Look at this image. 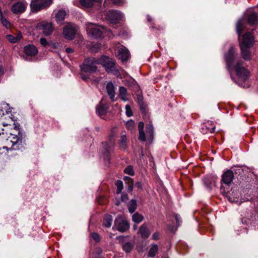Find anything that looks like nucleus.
Masks as SVG:
<instances>
[{"label":"nucleus","mask_w":258,"mask_h":258,"mask_svg":"<svg viewBox=\"0 0 258 258\" xmlns=\"http://www.w3.org/2000/svg\"><path fill=\"white\" fill-rule=\"evenodd\" d=\"M139 233L141 235V236L143 239H147L149 237L150 235V231L147 227L146 224L144 223L142 225L139 229Z\"/></svg>","instance_id":"22"},{"label":"nucleus","mask_w":258,"mask_h":258,"mask_svg":"<svg viewBox=\"0 0 258 258\" xmlns=\"http://www.w3.org/2000/svg\"><path fill=\"white\" fill-rule=\"evenodd\" d=\"M38 27L39 29L42 30L43 34L46 36L50 35L53 29L51 23L46 22L40 23Z\"/></svg>","instance_id":"16"},{"label":"nucleus","mask_w":258,"mask_h":258,"mask_svg":"<svg viewBox=\"0 0 258 258\" xmlns=\"http://www.w3.org/2000/svg\"><path fill=\"white\" fill-rule=\"evenodd\" d=\"M124 172L130 175H134V170L133 166L131 165L127 166L126 167L124 168Z\"/></svg>","instance_id":"37"},{"label":"nucleus","mask_w":258,"mask_h":258,"mask_svg":"<svg viewBox=\"0 0 258 258\" xmlns=\"http://www.w3.org/2000/svg\"><path fill=\"white\" fill-rule=\"evenodd\" d=\"M77 30L75 26L72 24L66 25L63 29V35L68 40H73L76 34Z\"/></svg>","instance_id":"9"},{"label":"nucleus","mask_w":258,"mask_h":258,"mask_svg":"<svg viewBox=\"0 0 258 258\" xmlns=\"http://www.w3.org/2000/svg\"><path fill=\"white\" fill-rule=\"evenodd\" d=\"M128 211L131 213H134L137 207V202L135 200H131L127 205Z\"/></svg>","instance_id":"29"},{"label":"nucleus","mask_w":258,"mask_h":258,"mask_svg":"<svg viewBox=\"0 0 258 258\" xmlns=\"http://www.w3.org/2000/svg\"><path fill=\"white\" fill-rule=\"evenodd\" d=\"M24 51L27 55L33 56L38 53V49L34 45L29 44L24 47Z\"/></svg>","instance_id":"21"},{"label":"nucleus","mask_w":258,"mask_h":258,"mask_svg":"<svg viewBox=\"0 0 258 258\" xmlns=\"http://www.w3.org/2000/svg\"><path fill=\"white\" fill-rule=\"evenodd\" d=\"M53 3V0H32L30 4L31 10L37 12L49 7Z\"/></svg>","instance_id":"8"},{"label":"nucleus","mask_w":258,"mask_h":258,"mask_svg":"<svg viewBox=\"0 0 258 258\" xmlns=\"http://www.w3.org/2000/svg\"><path fill=\"white\" fill-rule=\"evenodd\" d=\"M138 99L139 100V103H141V102L142 101V97L139 95L138 96Z\"/></svg>","instance_id":"57"},{"label":"nucleus","mask_w":258,"mask_h":258,"mask_svg":"<svg viewBox=\"0 0 258 258\" xmlns=\"http://www.w3.org/2000/svg\"><path fill=\"white\" fill-rule=\"evenodd\" d=\"M150 28L152 29V30L155 32H157V31H161L164 30V27L163 25H158L155 26L154 24H153Z\"/></svg>","instance_id":"38"},{"label":"nucleus","mask_w":258,"mask_h":258,"mask_svg":"<svg viewBox=\"0 0 258 258\" xmlns=\"http://www.w3.org/2000/svg\"><path fill=\"white\" fill-rule=\"evenodd\" d=\"M91 237L96 242H99L100 241V236L98 233L96 232L92 233Z\"/></svg>","instance_id":"44"},{"label":"nucleus","mask_w":258,"mask_h":258,"mask_svg":"<svg viewBox=\"0 0 258 258\" xmlns=\"http://www.w3.org/2000/svg\"><path fill=\"white\" fill-rule=\"evenodd\" d=\"M160 234L158 232H155L152 235V239L155 240H157L160 239Z\"/></svg>","instance_id":"47"},{"label":"nucleus","mask_w":258,"mask_h":258,"mask_svg":"<svg viewBox=\"0 0 258 258\" xmlns=\"http://www.w3.org/2000/svg\"><path fill=\"white\" fill-rule=\"evenodd\" d=\"M244 62L241 59H238L235 63V66L232 68L234 69L235 75L237 78V80H235L232 77L231 78L238 84L239 86H243V83H245L248 79L250 72L244 67Z\"/></svg>","instance_id":"3"},{"label":"nucleus","mask_w":258,"mask_h":258,"mask_svg":"<svg viewBox=\"0 0 258 258\" xmlns=\"http://www.w3.org/2000/svg\"><path fill=\"white\" fill-rule=\"evenodd\" d=\"M132 218L134 222L139 223L143 221V216L138 213H136L133 215Z\"/></svg>","instance_id":"35"},{"label":"nucleus","mask_w":258,"mask_h":258,"mask_svg":"<svg viewBox=\"0 0 258 258\" xmlns=\"http://www.w3.org/2000/svg\"><path fill=\"white\" fill-rule=\"evenodd\" d=\"M250 47H245L243 44H241V46H240L242 57L245 60L249 61L251 58V53L250 50Z\"/></svg>","instance_id":"18"},{"label":"nucleus","mask_w":258,"mask_h":258,"mask_svg":"<svg viewBox=\"0 0 258 258\" xmlns=\"http://www.w3.org/2000/svg\"><path fill=\"white\" fill-rule=\"evenodd\" d=\"M80 4L82 6L86 8H91L94 5L93 0H80Z\"/></svg>","instance_id":"34"},{"label":"nucleus","mask_w":258,"mask_h":258,"mask_svg":"<svg viewBox=\"0 0 258 258\" xmlns=\"http://www.w3.org/2000/svg\"><path fill=\"white\" fill-rule=\"evenodd\" d=\"M6 116L5 118L7 119L5 121L4 120L3 115H5L4 111L3 109H0V116L2 118L0 119L1 123L4 126L11 125L13 123L15 126L14 129L11 132L9 133V136L8 138V141L12 143L11 149L14 150H21L23 151L26 148V135L25 132H22L19 126L20 125L17 123H16L14 119L11 116L12 114H10L9 111H6ZM8 134V133H6Z\"/></svg>","instance_id":"1"},{"label":"nucleus","mask_w":258,"mask_h":258,"mask_svg":"<svg viewBox=\"0 0 258 258\" xmlns=\"http://www.w3.org/2000/svg\"><path fill=\"white\" fill-rule=\"evenodd\" d=\"M99 58L88 57L84 60L80 66L81 69L84 72L95 73L97 70L96 65L99 64Z\"/></svg>","instance_id":"5"},{"label":"nucleus","mask_w":258,"mask_h":258,"mask_svg":"<svg viewBox=\"0 0 258 258\" xmlns=\"http://www.w3.org/2000/svg\"><path fill=\"white\" fill-rule=\"evenodd\" d=\"M139 131H141V130H144V123L143 122H140L139 123Z\"/></svg>","instance_id":"52"},{"label":"nucleus","mask_w":258,"mask_h":258,"mask_svg":"<svg viewBox=\"0 0 258 258\" xmlns=\"http://www.w3.org/2000/svg\"><path fill=\"white\" fill-rule=\"evenodd\" d=\"M107 17L112 23H116L122 20V14L117 10H110L107 13Z\"/></svg>","instance_id":"11"},{"label":"nucleus","mask_w":258,"mask_h":258,"mask_svg":"<svg viewBox=\"0 0 258 258\" xmlns=\"http://www.w3.org/2000/svg\"><path fill=\"white\" fill-rule=\"evenodd\" d=\"M130 52L125 47H123L119 49L118 51L117 57L122 62L127 61L130 58Z\"/></svg>","instance_id":"17"},{"label":"nucleus","mask_w":258,"mask_h":258,"mask_svg":"<svg viewBox=\"0 0 258 258\" xmlns=\"http://www.w3.org/2000/svg\"><path fill=\"white\" fill-rule=\"evenodd\" d=\"M125 113L128 117L133 116V113L129 105H125Z\"/></svg>","instance_id":"41"},{"label":"nucleus","mask_w":258,"mask_h":258,"mask_svg":"<svg viewBox=\"0 0 258 258\" xmlns=\"http://www.w3.org/2000/svg\"><path fill=\"white\" fill-rule=\"evenodd\" d=\"M126 126L128 130L132 131L135 128V123L133 120H130L126 122Z\"/></svg>","instance_id":"40"},{"label":"nucleus","mask_w":258,"mask_h":258,"mask_svg":"<svg viewBox=\"0 0 258 258\" xmlns=\"http://www.w3.org/2000/svg\"><path fill=\"white\" fill-rule=\"evenodd\" d=\"M114 225L117 230L120 232H124L129 228L128 223L120 218H117L114 221Z\"/></svg>","instance_id":"12"},{"label":"nucleus","mask_w":258,"mask_h":258,"mask_svg":"<svg viewBox=\"0 0 258 258\" xmlns=\"http://www.w3.org/2000/svg\"><path fill=\"white\" fill-rule=\"evenodd\" d=\"M234 176V173L232 170H227L222 175L221 183L229 186L232 182Z\"/></svg>","instance_id":"14"},{"label":"nucleus","mask_w":258,"mask_h":258,"mask_svg":"<svg viewBox=\"0 0 258 258\" xmlns=\"http://www.w3.org/2000/svg\"><path fill=\"white\" fill-rule=\"evenodd\" d=\"M215 128V125L212 121L208 120L201 124V132L203 134L213 133Z\"/></svg>","instance_id":"13"},{"label":"nucleus","mask_w":258,"mask_h":258,"mask_svg":"<svg viewBox=\"0 0 258 258\" xmlns=\"http://www.w3.org/2000/svg\"><path fill=\"white\" fill-rule=\"evenodd\" d=\"M143 107H141V110H143Z\"/></svg>","instance_id":"64"},{"label":"nucleus","mask_w":258,"mask_h":258,"mask_svg":"<svg viewBox=\"0 0 258 258\" xmlns=\"http://www.w3.org/2000/svg\"><path fill=\"white\" fill-rule=\"evenodd\" d=\"M2 134H4V133L3 132L2 133H0V136L2 135Z\"/></svg>","instance_id":"62"},{"label":"nucleus","mask_w":258,"mask_h":258,"mask_svg":"<svg viewBox=\"0 0 258 258\" xmlns=\"http://www.w3.org/2000/svg\"><path fill=\"white\" fill-rule=\"evenodd\" d=\"M66 51L68 53H71L73 52V49L71 48H67Z\"/></svg>","instance_id":"54"},{"label":"nucleus","mask_w":258,"mask_h":258,"mask_svg":"<svg viewBox=\"0 0 258 258\" xmlns=\"http://www.w3.org/2000/svg\"><path fill=\"white\" fill-rule=\"evenodd\" d=\"M134 247V244L130 242L124 243L122 245L123 249L126 252H130Z\"/></svg>","instance_id":"33"},{"label":"nucleus","mask_w":258,"mask_h":258,"mask_svg":"<svg viewBox=\"0 0 258 258\" xmlns=\"http://www.w3.org/2000/svg\"><path fill=\"white\" fill-rule=\"evenodd\" d=\"M112 217L110 215H106L103 219V225L107 228L110 227L112 222Z\"/></svg>","instance_id":"26"},{"label":"nucleus","mask_w":258,"mask_h":258,"mask_svg":"<svg viewBox=\"0 0 258 258\" xmlns=\"http://www.w3.org/2000/svg\"><path fill=\"white\" fill-rule=\"evenodd\" d=\"M237 55L236 49L233 46H231L227 51L224 53V58L228 71L232 69V68L234 67V66H235V63H234V61L236 58Z\"/></svg>","instance_id":"7"},{"label":"nucleus","mask_w":258,"mask_h":258,"mask_svg":"<svg viewBox=\"0 0 258 258\" xmlns=\"http://www.w3.org/2000/svg\"><path fill=\"white\" fill-rule=\"evenodd\" d=\"M118 145L120 149L122 150H125L127 148V138L125 133L121 134L120 139L118 141Z\"/></svg>","instance_id":"24"},{"label":"nucleus","mask_w":258,"mask_h":258,"mask_svg":"<svg viewBox=\"0 0 258 258\" xmlns=\"http://www.w3.org/2000/svg\"><path fill=\"white\" fill-rule=\"evenodd\" d=\"M175 219L176 221L177 224L178 226L180 225V224L181 223V219L179 215L176 214L175 215Z\"/></svg>","instance_id":"48"},{"label":"nucleus","mask_w":258,"mask_h":258,"mask_svg":"<svg viewBox=\"0 0 258 258\" xmlns=\"http://www.w3.org/2000/svg\"><path fill=\"white\" fill-rule=\"evenodd\" d=\"M133 83H134L135 84H136V82H135L134 80H133V82H132Z\"/></svg>","instance_id":"61"},{"label":"nucleus","mask_w":258,"mask_h":258,"mask_svg":"<svg viewBox=\"0 0 258 258\" xmlns=\"http://www.w3.org/2000/svg\"><path fill=\"white\" fill-rule=\"evenodd\" d=\"M136 88H139V86L138 85H136Z\"/></svg>","instance_id":"63"},{"label":"nucleus","mask_w":258,"mask_h":258,"mask_svg":"<svg viewBox=\"0 0 258 258\" xmlns=\"http://www.w3.org/2000/svg\"><path fill=\"white\" fill-rule=\"evenodd\" d=\"M4 74V70L2 66H0V76Z\"/></svg>","instance_id":"56"},{"label":"nucleus","mask_w":258,"mask_h":258,"mask_svg":"<svg viewBox=\"0 0 258 258\" xmlns=\"http://www.w3.org/2000/svg\"><path fill=\"white\" fill-rule=\"evenodd\" d=\"M158 250V247L157 244H154L150 248L148 256L150 257H154L155 256Z\"/></svg>","instance_id":"31"},{"label":"nucleus","mask_w":258,"mask_h":258,"mask_svg":"<svg viewBox=\"0 0 258 258\" xmlns=\"http://www.w3.org/2000/svg\"><path fill=\"white\" fill-rule=\"evenodd\" d=\"M119 96L120 98L124 101L128 100V98L126 96L127 90L123 86L120 87L119 89Z\"/></svg>","instance_id":"28"},{"label":"nucleus","mask_w":258,"mask_h":258,"mask_svg":"<svg viewBox=\"0 0 258 258\" xmlns=\"http://www.w3.org/2000/svg\"><path fill=\"white\" fill-rule=\"evenodd\" d=\"M94 2H101L102 0H93Z\"/></svg>","instance_id":"60"},{"label":"nucleus","mask_w":258,"mask_h":258,"mask_svg":"<svg viewBox=\"0 0 258 258\" xmlns=\"http://www.w3.org/2000/svg\"><path fill=\"white\" fill-rule=\"evenodd\" d=\"M104 197H101L99 200H98V203L100 204V205H102V204H103L104 203L103 201H102V200H104Z\"/></svg>","instance_id":"55"},{"label":"nucleus","mask_w":258,"mask_h":258,"mask_svg":"<svg viewBox=\"0 0 258 258\" xmlns=\"http://www.w3.org/2000/svg\"><path fill=\"white\" fill-rule=\"evenodd\" d=\"M247 219H246L242 218L241 219V222L242 223H246L247 222Z\"/></svg>","instance_id":"58"},{"label":"nucleus","mask_w":258,"mask_h":258,"mask_svg":"<svg viewBox=\"0 0 258 258\" xmlns=\"http://www.w3.org/2000/svg\"><path fill=\"white\" fill-rule=\"evenodd\" d=\"M99 64H101L108 73H112L118 76L120 75L117 69L115 62L113 59L105 55L99 57Z\"/></svg>","instance_id":"4"},{"label":"nucleus","mask_w":258,"mask_h":258,"mask_svg":"<svg viewBox=\"0 0 258 258\" xmlns=\"http://www.w3.org/2000/svg\"><path fill=\"white\" fill-rule=\"evenodd\" d=\"M66 12L64 10H59L56 15V20L57 23H60L64 20Z\"/></svg>","instance_id":"27"},{"label":"nucleus","mask_w":258,"mask_h":258,"mask_svg":"<svg viewBox=\"0 0 258 258\" xmlns=\"http://www.w3.org/2000/svg\"><path fill=\"white\" fill-rule=\"evenodd\" d=\"M81 76L82 79L85 81L87 80L89 78V76L88 75H84L83 74H81Z\"/></svg>","instance_id":"50"},{"label":"nucleus","mask_w":258,"mask_h":258,"mask_svg":"<svg viewBox=\"0 0 258 258\" xmlns=\"http://www.w3.org/2000/svg\"><path fill=\"white\" fill-rule=\"evenodd\" d=\"M86 29L88 33L95 38H101L105 30L104 27L92 23H87Z\"/></svg>","instance_id":"6"},{"label":"nucleus","mask_w":258,"mask_h":258,"mask_svg":"<svg viewBox=\"0 0 258 258\" xmlns=\"http://www.w3.org/2000/svg\"><path fill=\"white\" fill-rule=\"evenodd\" d=\"M106 90L108 95L109 96L110 98L111 99L112 102L114 101V97H115V87L114 85L111 82H109L107 83L106 85Z\"/></svg>","instance_id":"23"},{"label":"nucleus","mask_w":258,"mask_h":258,"mask_svg":"<svg viewBox=\"0 0 258 258\" xmlns=\"http://www.w3.org/2000/svg\"><path fill=\"white\" fill-rule=\"evenodd\" d=\"M0 15L1 23L6 28H9L11 27L10 22L4 17L1 9H0Z\"/></svg>","instance_id":"32"},{"label":"nucleus","mask_w":258,"mask_h":258,"mask_svg":"<svg viewBox=\"0 0 258 258\" xmlns=\"http://www.w3.org/2000/svg\"><path fill=\"white\" fill-rule=\"evenodd\" d=\"M27 7V3L18 2L13 5L12 7V11L14 14H18L23 13Z\"/></svg>","instance_id":"15"},{"label":"nucleus","mask_w":258,"mask_h":258,"mask_svg":"<svg viewBox=\"0 0 258 258\" xmlns=\"http://www.w3.org/2000/svg\"><path fill=\"white\" fill-rule=\"evenodd\" d=\"M146 131L147 135L152 136L154 131L153 125L150 123L147 124Z\"/></svg>","instance_id":"39"},{"label":"nucleus","mask_w":258,"mask_h":258,"mask_svg":"<svg viewBox=\"0 0 258 258\" xmlns=\"http://www.w3.org/2000/svg\"><path fill=\"white\" fill-rule=\"evenodd\" d=\"M40 44L44 47H46L49 45L46 39L45 38H41L40 39Z\"/></svg>","instance_id":"45"},{"label":"nucleus","mask_w":258,"mask_h":258,"mask_svg":"<svg viewBox=\"0 0 258 258\" xmlns=\"http://www.w3.org/2000/svg\"><path fill=\"white\" fill-rule=\"evenodd\" d=\"M109 105L103 103V100H101L99 104L96 107V112L100 116L104 115L107 112Z\"/></svg>","instance_id":"19"},{"label":"nucleus","mask_w":258,"mask_h":258,"mask_svg":"<svg viewBox=\"0 0 258 258\" xmlns=\"http://www.w3.org/2000/svg\"><path fill=\"white\" fill-rule=\"evenodd\" d=\"M123 180L125 183L128 185L127 190L132 192L134 188V181L133 179L129 176H125L123 177Z\"/></svg>","instance_id":"25"},{"label":"nucleus","mask_w":258,"mask_h":258,"mask_svg":"<svg viewBox=\"0 0 258 258\" xmlns=\"http://www.w3.org/2000/svg\"><path fill=\"white\" fill-rule=\"evenodd\" d=\"M248 24L250 26L256 25L258 24V14L254 12H250L247 15Z\"/></svg>","instance_id":"20"},{"label":"nucleus","mask_w":258,"mask_h":258,"mask_svg":"<svg viewBox=\"0 0 258 258\" xmlns=\"http://www.w3.org/2000/svg\"><path fill=\"white\" fill-rule=\"evenodd\" d=\"M6 37L7 39L12 43H15L17 42L16 37L12 35H7Z\"/></svg>","instance_id":"43"},{"label":"nucleus","mask_w":258,"mask_h":258,"mask_svg":"<svg viewBox=\"0 0 258 258\" xmlns=\"http://www.w3.org/2000/svg\"><path fill=\"white\" fill-rule=\"evenodd\" d=\"M236 32L239 37L244 29V25L243 21L242 20H239L237 22L236 24Z\"/></svg>","instance_id":"30"},{"label":"nucleus","mask_w":258,"mask_h":258,"mask_svg":"<svg viewBox=\"0 0 258 258\" xmlns=\"http://www.w3.org/2000/svg\"><path fill=\"white\" fill-rule=\"evenodd\" d=\"M135 187L139 188V189H142V183L141 182H137L135 184Z\"/></svg>","instance_id":"51"},{"label":"nucleus","mask_w":258,"mask_h":258,"mask_svg":"<svg viewBox=\"0 0 258 258\" xmlns=\"http://www.w3.org/2000/svg\"><path fill=\"white\" fill-rule=\"evenodd\" d=\"M254 38L250 32H246L242 36V39L239 41V46L243 44L245 47H252L254 44Z\"/></svg>","instance_id":"10"},{"label":"nucleus","mask_w":258,"mask_h":258,"mask_svg":"<svg viewBox=\"0 0 258 258\" xmlns=\"http://www.w3.org/2000/svg\"><path fill=\"white\" fill-rule=\"evenodd\" d=\"M121 199L122 201H126L128 199V196L127 195H122Z\"/></svg>","instance_id":"53"},{"label":"nucleus","mask_w":258,"mask_h":258,"mask_svg":"<svg viewBox=\"0 0 258 258\" xmlns=\"http://www.w3.org/2000/svg\"><path fill=\"white\" fill-rule=\"evenodd\" d=\"M117 134L116 128H113L109 135L108 141L102 143L100 152L106 160H109L110 154L113 151Z\"/></svg>","instance_id":"2"},{"label":"nucleus","mask_w":258,"mask_h":258,"mask_svg":"<svg viewBox=\"0 0 258 258\" xmlns=\"http://www.w3.org/2000/svg\"><path fill=\"white\" fill-rule=\"evenodd\" d=\"M16 37V39L17 40V42L19 41L22 38V33L19 32Z\"/></svg>","instance_id":"49"},{"label":"nucleus","mask_w":258,"mask_h":258,"mask_svg":"<svg viewBox=\"0 0 258 258\" xmlns=\"http://www.w3.org/2000/svg\"><path fill=\"white\" fill-rule=\"evenodd\" d=\"M147 20H148V21L149 22H151V21H152V18H151L150 17L148 16V18H147Z\"/></svg>","instance_id":"59"},{"label":"nucleus","mask_w":258,"mask_h":258,"mask_svg":"<svg viewBox=\"0 0 258 258\" xmlns=\"http://www.w3.org/2000/svg\"><path fill=\"white\" fill-rule=\"evenodd\" d=\"M115 185L117 187L116 194H120L123 187L122 181L120 180H117L115 182Z\"/></svg>","instance_id":"36"},{"label":"nucleus","mask_w":258,"mask_h":258,"mask_svg":"<svg viewBox=\"0 0 258 258\" xmlns=\"http://www.w3.org/2000/svg\"><path fill=\"white\" fill-rule=\"evenodd\" d=\"M112 3L115 5L120 6L125 2L124 0H111Z\"/></svg>","instance_id":"46"},{"label":"nucleus","mask_w":258,"mask_h":258,"mask_svg":"<svg viewBox=\"0 0 258 258\" xmlns=\"http://www.w3.org/2000/svg\"><path fill=\"white\" fill-rule=\"evenodd\" d=\"M138 138L139 140L142 142H145L146 141L145 134L144 133V130H141V131H139V136Z\"/></svg>","instance_id":"42"}]
</instances>
